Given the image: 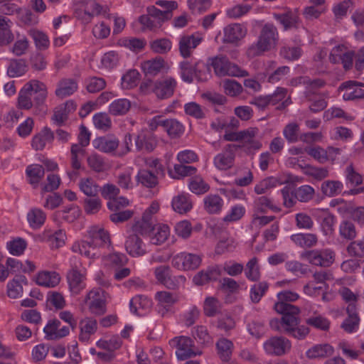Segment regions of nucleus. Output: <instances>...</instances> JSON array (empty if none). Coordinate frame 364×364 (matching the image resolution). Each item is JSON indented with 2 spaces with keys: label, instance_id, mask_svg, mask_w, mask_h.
I'll return each instance as SVG.
<instances>
[{
  "label": "nucleus",
  "instance_id": "obj_39",
  "mask_svg": "<svg viewBox=\"0 0 364 364\" xmlns=\"http://www.w3.org/2000/svg\"><path fill=\"white\" fill-rule=\"evenodd\" d=\"M204 208L210 214H216L220 212L223 206V200L217 194H209L204 199Z\"/></svg>",
  "mask_w": 364,
  "mask_h": 364
},
{
  "label": "nucleus",
  "instance_id": "obj_33",
  "mask_svg": "<svg viewBox=\"0 0 364 364\" xmlns=\"http://www.w3.org/2000/svg\"><path fill=\"white\" fill-rule=\"evenodd\" d=\"M220 272L217 267H210L205 270L198 272L193 279L196 285L202 286L209 282L216 280L220 276Z\"/></svg>",
  "mask_w": 364,
  "mask_h": 364
},
{
  "label": "nucleus",
  "instance_id": "obj_24",
  "mask_svg": "<svg viewBox=\"0 0 364 364\" xmlns=\"http://www.w3.org/2000/svg\"><path fill=\"white\" fill-rule=\"evenodd\" d=\"M259 129L257 127H249L247 129L240 131V141L250 149L255 150L259 149L262 146L261 142L257 139Z\"/></svg>",
  "mask_w": 364,
  "mask_h": 364
},
{
  "label": "nucleus",
  "instance_id": "obj_37",
  "mask_svg": "<svg viewBox=\"0 0 364 364\" xmlns=\"http://www.w3.org/2000/svg\"><path fill=\"white\" fill-rule=\"evenodd\" d=\"M343 189V184L340 181L327 180L321 184V191L326 197H335L340 195Z\"/></svg>",
  "mask_w": 364,
  "mask_h": 364
},
{
  "label": "nucleus",
  "instance_id": "obj_15",
  "mask_svg": "<svg viewBox=\"0 0 364 364\" xmlns=\"http://www.w3.org/2000/svg\"><path fill=\"white\" fill-rule=\"evenodd\" d=\"M155 299L157 301V312L162 317H164L175 304L180 300V296L177 293L161 291L155 294Z\"/></svg>",
  "mask_w": 364,
  "mask_h": 364
},
{
  "label": "nucleus",
  "instance_id": "obj_21",
  "mask_svg": "<svg viewBox=\"0 0 364 364\" xmlns=\"http://www.w3.org/2000/svg\"><path fill=\"white\" fill-rule=\"evenodd\" d=\"M156 145V137L152 133L141 132L135 138V146L138 151L150 153L154 150Z\"/></svg>",
  "mask_w": 364,
  "mask_h": 364
},
{
  "label": "nucleus",
  "instance_id": "obj_27",
  "mask_svg": "<svg viewBox=\"0 0 364 364\" xmlns=\"http://www.w3.org/2000/svg\"><path fill=\"white\" fill-rule=\"evenodd\" d=\"M80 328L79 340L82 342H87L90 336L97 331V322L93 318L86 317L80 321Z\"/></svg>",
  "mask_w": 364,
  "mask_h": 364
},
{
  "label": "nucleus",
  "instance_id": "obj_31",
  "mask_svg": "<svg viewBox=\"0 0 364 364\" xmlns=\"http://www.w3.org/2000/svg\"><path fill=\"white\" fill-rule=\"evenodd\" d=\"M60 282V274L55 271H42L36 277V283L39 286L53 288Z\"/></svg>",
  "mask_w": 364,
  "mask_h": 364
},
{
  "label": "nucleus",
  "instance_id": "obj_41",
  "mask_svg": "<svg viewBox=\"0 0 364 364\" xmlns=\"http://www.w3.org/2000/svg\"><path fill=\"white\" fill-rule=\"evenodd\" d=\"M78 186L87 197L96 196L100 192L99 185L90 177L80 178Z\"/></svg>",
  "mask_w": 364,
  "mask_h": 364
},
{
  "label": "nucleus",
  "instance_id": "obj_18",
  "mask_svg": "<svg viewBox=\"0 0 364 364\" xmlns=\"http://www.w3.org/2000/svg\"><path fill=\"white\" fill-rule=\"evenodd\" d=\"M203 38L198 33L183 36L178 42L179 52L182 57H191L193 50L203 41Z\"/></svg>",
  "mask_w": 364,
  "mask_h": 364
},
{
  "label": "nucleus",
  "instance_id": "obj_22",
  "mask_svg": "<svg viewBox=\"0 0 364 364\" xmlns=\"http://www.w3.org/2000/svg\"><path fill=\"white\" fill-rule=\"evenodd\" d=\"M93 146L106 154H113L119 146V141L115 136H102L93 140Z\"/></svg>",
  "mask_w": 364,
  "mask_h": 364
},
{
  "label": "nucleus",
  "instance_id": "obj_49",
  "mask_svg": "<svg viewBox=\"0 0 364 364\" xmlns=\"http://www.w3.org/2000/svg\"><path fill=\"white\" fill-rule=\"evenodd\" d=\"M102 206V202L100 198L96 196L87 197L83 200V209L87 215L97 214Z\"/></svg>",
  "mask_w": 364,
  "mask_h": 364
},
{
  "label": "nucleus",
  "instance_id": "obj_51",
  "mask_svg": "<svg viewBox=\"0 0 364 364\" xmlns=\"http://www.w3.org/2000/svg\"><path fill=\"white\" fill-rule=\"evenodd\" d=\"M254 208L256 213H264L269 209L274 212L280 211V208L274 205L272 201L267 196H260L256 198L254 202Z\"/></svg>",
  "mask_w": 364,
  "mask_h": 364
},
{
  "label": "nucleus",
  "instance_id": "obj_1",
  "mask_svg": "<svg viewBox=\"0 0 364 364\" xmlns=\"http://www.w3.org/2000/svg\"><path fill=\"white\" fill-rule=\"evenodd\" d=\"M46 85L38 80H32L26 83L20 90L18 104L21 109H29L33 105L41 107L47 97Z\"/></svg>",
  "mask_w": 364,
  "mask_h": 364
},
{
  "label": "nucleus",
  "instance_id": "obj_29",
  "mask_svg": "<svg viewBox=\"0 0 364 364\" xmlns=\"http://www.w3.org/2000/svg\"><path fill=\"white\" fill-rule=\"evenodd\" d=\"M54 139V134L50 128L46 127L39 133L33 136L31 146L36 151L43 150L47 142Z\"/></svg>",
  "mask_w": 364,
  "mask_h": 364
},
{
  "label": "nucleus",
  "instance_id": "obj_63",
  "mask_svg": "<svg viewBox=\"0 0 364 364\" xmlns=\"http://www.w3.org/2000/svg\"><path fill=\"white\" fill-rule=\"evenodd\" d=\"M245 275L251 281H257L260 277L259 267L257 257L252 258L246 264Z\"/></svg>",
  "mask_w": 364,
  "mask_h": 364
},
{
  "label": "nucleus",
  "instance_id": "obj_57",
  "mask_svg": "<svg viewBox=\"0 0 364 364\" xmlns=\"http://www.w3.org/2000/svg\"><path fill=\"white\" fill-rule=\"evenodd\" d=\"M309 331V328L306 326L294 324L292 326H287V328L285 329V334L292 336L298 340H302L308 336Z\"/></svg>",
  "mask_w": 364,
  "mask_h": 364
},
{
  "label": "nucleus",
  "instance_id": "obj_47",
  "mask_svg": "<svg viewBox=\"0 0 364 364\" xmlns=\"http://www.w3.org/2000/svg\"><path fill=\"white\" fill-rule=\"evenodd\" d=\"M21 283H27L26 278L24 276H19L8 283L7 294L10 298L16 299L21 296L23 293Z\"/></svg>",
  "mask_w": 364,
  "mask_h": 364
},
{
  "label": "nucleus",
  "instance_id": "obj_38",
  "mask_svg": "<svg viewBox=\"0 0 364 364\" xmlns=\"http://www.w3.org/2000/svg\"><path fill=\"white\" fill-rule=\"evenodd\" d=\"M291 240L300 247L310 248L318 242V237L313 233H298L291 236Z\"/></svg>",
  "mask_w": 364,
  "mask_h": 364
},
{
  "label": "nucleus",
  "instance_id": "obj_13",
  "mask_svg": "<svg viewBox=\"0 0 364 364\" xmlns=\"http://www.w3.org/2000/svg\"><path fill=\"white\" fill-rule=\"evenodd\" d=\"M274 309L276 312L282 315L283 323H284L286 326L299 324L301 310L297 306L276 302L274 305Z\"/></svg>",
  "mask_w": 364,
  "mask_h": 364
},
{
  "label": "nucleus",
  "instance_id": "obj_2",
  "mask_svg": "<svg viewBox=\"0 0 364 364\" xmlns=\"http://www.w3.org/2000/svg\"><path fill=\"white\" fill-rule=\"evenodd\" d=\"M279 38L277 27L272 23L264 24L260 31L258 40L252 43L247 50L249 58L261 55L274 47Z\"/></svg>",
  "mask_w": 364,
  "mask_h": 364
},
{
  "label": "nucleus",
  "instance_id": "obj_20",
  "mask_svg": "<svg viewBox=\"0 0 364 364\" xmlns=\"http://www.w3.org/2000/svg\"><path fill=\"white\" fill-rule=\"evenodd\" d=\"M127 253L134 257H141L146 253V245L139 235L132 232L125 242Z\"/></svg>",
  "mask_w": 364,
  "mask_h": 364
},
{
  "label": "nucleus",
  "instance_id": "obj_4",
  "mask_svg": "<svg viewBox=\"0 0 364 364\" xmlns=\"http://www.w3.org/2000/svg\"><path fill=\"white\" fill-rule=\"evenodd\" d=\"M146 11V14L139 18V21L144 31H156L160 28L163 23L171 19L173 16L168 12L161 14V11L154 6L147 7Z\"/></svg>",
  "mask_w": 364,
  "mask_h": 364
},
{
  "label": "nucleus",
  "instance_id": "obj_55",
  "mask_svg": "<svg viewBox=\"0 0 364 364\" xmlns=\"http://www.w3.org/2000/svg\"><path fill=\"white\" fill-rule=\"evenodd\" d=\"M72 250L73 252H79L80 255H84L88 258H92L97 256L96 250H93V245H91L89 240L75 243L73 245Z\"/></svg>",
  "mask_w": 364,
  "mask_h": 364
},
{
  "label": "nucleus",
  "instance_id": "obj_36",
  "mask_svg": "<svg viewBox=\"0 0 364 364\" xmlns=\"http://www.w3.org/2000/svg\"><path fill=\"white\" fill-rule=\"evenodd\" d=\"M306 152L318 162L325 163L329 159L328 154H339L340 149L329 147L328 150H325L321 146H316L306 149Z\"/></svg>",
  "mask_w": 364,
  "mask_h": 364
},
{
  "label": "nucleus",
  "instance_id": "obj_30",
  "mask_svg": "<svg viewBox=\"0 0 364 364\" xmlns=\"http://www.w3.org/2000/svg\"><path fill=\"white\" fill-rule=\"evenodd\" d=\"M155 221L142 215L141 218L136 221L132 227V232L142 236H151V233L155 230Z\"/></svg>",
  "mask_w": 364,
  "mask_h": 364
},
{
  "label": "nucleus",
  "instance_id": "obj_32",
  "mask_svg": "<svg viewBox=\"0 0 364 364\" xmlns=\"http://www.w3.org/2000/svg\"><path fill=\"white\" fill-rule=\"evenodd\" d=\"M159 175L154 173L149 169L142 168L138 171L136 176V182L142 186L151 188L157 186L159 183Z\"/></svg>",
  "mask_w": 364,
  "mask_h": 364
},
{
  "label": "nucleus",
  "instance_id": "obj_19",
  "mask_svg": "<svg viewBox=\"0 0 364 364\" xmlns=\"http://www.w3.org/2000/svg\"><path fill=\"white\" fill-rule=\"evenodd\" d=\"M362 86H363L362 82L349 80L343 82L339 89L343 91V98L344 100H355L364 98V90L361 88Z\"/></svg>",
  "mask_w": 364,
  "mask_h": 364
},
{
  "label": "nucleus",
  "instance_id": "obj_45",
  "mask_svg": "<svg viewBox=\"0 0 364 364\" xmlns=\"http://www.w3.org/2000/svg\"><path fill=\"white\" fill-rule=\"evenodd\" d=\"M133 169L129 168L119 172L116 176V183L119 188L129 191L133 189L134 183L132 180Z\"/></svg>",
  "mask_w": 364,
  "mask_h": 364
},
{
  "label": "nucleus",
  "instance_id": "obj_8",
  "mask_svg": "<svg viewBox=\"0 0 364 364\" xmlns=\"http://www.w3.org/2000/svg\"><path fill=\"white\" fill-rule=\"evenodd\" d=\"M301 257L311 264L328 267L334 262L335 252L330 249L312 250L303 252Z\"/></svg>",
  "mask_w": 364,
  "mask_h": 364
},
{
  "label": "nucleus",
  "instance_id": "obj_48",
  "mask_svg": "<svg viewBox=\"0 0 364 364\" xmlns=\"http://www.w3.org/2000/svg\"><path fill=\"white\" fill-rule=\"evenodd\" d=\"M46 213L39 208H33L27 214V220L30 226L33 228H39L45 223Z\"/></svg>",
  "mask_w": 364,
  "mask_h": 364
},
{
  "label": "nucleus",
  "instance_id": "obj_10",
  "mask_svg": "<svg viewBox=\"0 0 364 364\" xmlns=\"http://www.w3.org/2000/svg\"><path fill=\"white\" fill-rule=\"evenodd\" d=\"M81 262L76 258L72 259L71 269L67 274L69 288L74 294H78L85 288V275L80 269Z\"/></svg>",
  "mask_w": 364,
  "mask_h": 364
},
{
  "label": "nucleus",
  "instance_id": "obj_53",
  "mask_svg": "<svg viewBox=\"0 0 364 364\" xmlns=\"http://www.w3.org/2000/svg\"><path fill=\"white\" fill-rule=\"evenodd\" d=\"M26 174L29 178L30 183L37 186L40 181L43 178L45 170L41 165L33 164L27 167Z\"/></svg>",
  "mask_w": 364,
  "mask_h": 364
},
{
  "label": "nucleus",
  "instance_id": "obj_3",
  "mask_svg": "<svg viewBox=\"0 0 364 364\" xmlns=\"http://www.w3.org/2000/svg\"><path fill=\"white\" fill-rule=\"evenodd\" d=\"M210 65L213 67L216 75L246 77L249 75L247 71L240 68L237 64L229 61L226 56L219 55L209 58Z\"/></svg>",
  "mask_w": 364,
  "mask_h": 364
},
{
  "label": "nucleus",
  "instance_id": "obj_25",
  "mask_svg": "<svg viewBox=\"0 0 364 364\" xmlns=\"http://www.w3.org/2000/svg\"><path fill=\"white\" fill-rule=\"evenodd\" d=\"M78 88L77 82L72 78H63L59 80L55 91L56 97L63 99L74 94Z\"/></svg>",
  "mask_w": 364,
  "mask_h": 364
},
{
  "label": "nucleus",
  "instance_id": "obj_11",
  "mask_svg": "<svg viewBox=\"0 0 364 364\" xmlns=\"http://www.w3.org/2000/svg\"><path fill=\"white\" fill-rule=\"evenodd\" d=\"M201 67H205L203 62H197L193 66L188 61H182L179 64L180 74L182 80L188 83H191L195 77L198 81H205L208 78V74L203 72Z\"/></svg>",
  "mask_w": 364,
  "mask_h": 364
},
{
  "label": "nucleus",
  "instance_id": "obj_14",
  "mask_svg": "<svg viewBox=\"0 0 364 364\" xmlns=\"http://www.w3.org/2000/svg\"><path fill=\"white\" fill-rule=\"evenodd\" d=\"M176 80L170 76L159 79L154 82L152 92L161 100L172 97L177 87Z\"/></svg>",
  "mask_w": 364,
  "mask_h": 364
},
{
  "label": "nucleus",
  "instance_id": "obj_64",
  "mask_svg": "<svg viewBox=\"0 0 364 364\" xmlns=\"http://www.w3.org/2000/svg\"><path fill=\"white\" fill-rule=\"evenodd\" d=\"M150 46L154 52L160 54H165L171 50L172 43L169 39L164 38L151 41Z\"/></svg>",
  "mask_w": 364,
  "mask_h": 364
},
{
  "label": "nucleus",
  "instance_id": "obj_59",
  "mask_svg": "<svg viewBox=\"0 0 364 364\" xmlns=\"http://www.w3.org/2000/svg\"><path fill=\"white\" fill-rule=\"evenodd\" d=\"M306 323L316 329L326 331L330 328V321L321 315H314L306 319Z\"/></svg>",
  "mask_w": 364,
  "mask_h": 364
},
{
  "label": "nucleus",
  "instance_id": "obj_23",
  "mask_svg": "<svg viewBox=\"0 0 364 364\" xmlns=\"http://www.w3.org/2000/svg\"><path fill=\"white\" fill-rule=\"evenodd\" d=\"M247 33L245 27L239 23H232L224 28L223 42L235 43L243 38Z\"/></svg>",
  "mask_w": 364,
  "mask_h": 364
},
{
  "label": "nucleus",
  "instance_id": "obj_28",
  "mask_svg": "<svg viewBox=\"0 0 364 364\" xmlns=\"http://www.w3.org/2000/svg\"><path fill=\"white\" fill-rule=\"evenodd\" d=\"M171 205L173 210L179 214H186L193 208L190 196L183 193L173 197Z\"/></svg>",
  "mask_w": 364,
  "mask_h": 364
},
{
  "label": "nucleus",
  "instance_id": "obj_17",
  "mask_svg": "<svg viewBox=\"0 0 364 364\" xmlns=\"http://www.w3.org/2000/svg\"><path fill=\"white\" fill-rule=\"evenodd\" d=\"M89 241L93 245V250L109 246L111 244L110 235L107 230L102 227L93 225L90 228L88 232Z\"/></svg>",
  "mask_w": 364,
  "mask_h": 364
},
{
  "label": "nucleus",
  "instance_id": "obj_12",
  "mask_svg": "<svg viewBox=\"0 0 364 364\" xmlns=\"http://www.w3.org/2000/svg\"><path fill=\"white\" fill-rule=\"evenodd\" d=\"M77 15L86 23L90 22L94 16H97L107 18L108 20L111 19V14H109L108 8L92 1L87 2L84 8L79 10Z\"/></svg>",
  "mask_w": 364,
  "mask_h": 364
},
{
  "label": "nucleus",
  "instance_id": "obj_58",
  "mask_svg": "<svg viewBox=\"0 0 364 364\" xmlns=\"http://www.w3.org/2000/svg\"><path fill=\"white\" fill-rule=\"evenodd\" d=\"M130 107L131 103L128 100L119 99L111 103L109 112L113 115H123L129 110Z\"/></svg>",
  "mask_w": 364,
  "mask_h": 364
},
{
  "label": "nucleus",
  "instance_id": "obj_50",
  "mask_svg": "<svg viewBox=\"0 0 364 364\" xmlns=\"http://www.w3.org/2000/svg\"><path fill=\"white\" fill-rule=\"evenodd\" d=\"M27 65L23 59H15L11 60L7 69V74L11 77L21 76L26 73Z\"/></svg>",
  "mask_w": 364,
  "mask_h": 364
},
{
  "label": "nucleus",
  "instance_id": "obj_46",
  "mask_svg": "<svg viewBox=\"0 0 364 364\" xmlns=\"http://www.w3.org/2000/svg\"><path fill=\"white\" fill-rule=\"evenodd\" d=\"M170 234V230L166 225H155V230L149 236L150 242L154 245H161L166 242Z\"/></svg>",
  "mask_w": 364,
  "mask_h": 364
},
{
  "label": "nucleus",
  "instance_id": "obj_44",
  "mask_svg": "<svg viewBox=\"0 0 364 364\" xmlns=\"http://www.w3.org/2000/svg\"><path fill=\"white\" fill-rule=\"evenodd\" d=\"M88 167L95 173H102L108 168L105 158L97 153L90 154L87 158Z\"/></svg>",
  "mask_w": 364,
  "mask_h": 364
},
{
  "label": "nucleus",
  "instance_id": "obj_26",
  "mask_svg": "<svg viewBox=\"0 0 364 364\" xmlns=\"http://www.w3.org/2000/svg\"><path fill=\"white\" fill-rule=\"evenodd\" d=\"M348 317L341 324V328L347 333L355 331L359 326L360 318L356 311V306L353 304H350L346 308Z\"/></svg>",
  "mask_w": 364,
  "mask_h": 364
},
{
  "label": "nucleus",
  "instance_id": "obj_43",
  "mask_svg": "<svg viewBox=\"0 0 364 364\" xmlns=\"http://www.w3.org/2000/svg\"><path fill=\"white\" fill-rule=\"evenodd\" d=\"M280 178L270 176L262 180L258 184L255 186V192L258 194H263L269 189L275 188L285 183Z\"/></svg>",
  "mask_w": 364,
  "mask_h": 364
},
{
  "label": "nucleus",
  "instance_id": "obj_54",
  "mask_svg": "<svg viewBox=\"0 0 364 364\" xmlns=\"http://www.w3.org/2000/svg\"><path fill=\"white\" fill-rule=\"evenodd\" d=\"M333 352V348L329 344L317 345L310 348L306 352V355L309 358H323L331 355Z\"/></svg>",
  "mask_w": 364,
  "mask_h": 364
},
{
  "label": "nucleus",
  "instance_id": "obj_60",
  "mask_svg": "<svg viewBox=\"0 0 364 364\" xmlns=\"http://www.w3.org/2000/svg\"><path fill=\"white\" fill-rule=\"evenodd\" d=\"M196 172V168L192 166L183 164H175L173 171H169V174L173 178H180L188 176L193 175Z\"/></svg>",
  "mask_w": 364,
  "mask_h": 364
},
{
  "label": "nucleus",
  "instance_id": "obj_62",
  "mask_svg": "<svg viewBox=\"0 0 364 364\" xmlns=\"http://www.w3.org/2000/svg\"><path fill=\"white\" fill-rule=\"evenodd\" d=\"M224 92L231 97H236L242 92V87L240 83L235 80L225 79L223 82Z\"/></svg>",
  "mask_w": 364,
  "mask_h": 364
},
{
  "label": "nucleus",
  "instance_id": "obj_52",
  "mask_svg": "<svg viewBox=\"0 0 364 364\" xmlns=\"http://www.w3.org/2000/svg\"><path fill=\"white\" fill-rule=\"evenodd\" d=\"M164 129L170 137L178 138L183 133L184 127L177 119H166Z\"/></svg>",
  "mask_w": 364,
  "mask_h": 364
},
{
  "label": "nucleus",
  "instance_id": "obj_9",
  "mask_svg": "<svg viewBox=\"0 0 364 364\" xmlns=\"http://www.w3.org/2000/svg\"><path fill=\"white\" fill-rule=\"evenodd\" d=\"M171 345L176 348V355L181 360L201 353L196 350L193 341L189 337H176L171 341Z\"/></svg>",
  "mask_w": 364,
  "mask_h": 364
},
{
  "label": "nucleus",
  "instance_id": "obj_35",
  "mask_svg": "<svg viewBox=\"0 0 364 364\" xmlns=\"http://www.w3.org/2000/svg\"><path fill=\"white\" fill-rule=\"evenodd\" d=\"M274 18L279 21L285 31L299 27V18L292 11H287L284 14H274Z\"/></svg>",
  "mask_w": 364,
  "mask_h": 364
},
{
  "label": "nucleus",
  "instance_id": "obj_16",
  "mask_svg": "<svg viewBox=\"0 0 364 364\" xmlns=\"http://www.w3.org/2000/svg\"><path fill=\"white\" fill-rule=\"evenodd\" d=\"M237 146L232 144H227L223 151L217 154L213 159L215 167L220 170H228L234 165L235 152Z\"/></svg>",
  "mask_w": 364,
  "mask_h": 364
},
{
  "label": "nucleus",
  "instance_id": "obj_56",
  "mask_svg": "<svg viewBox=\"0 0 364 364\" xmlns=\"http://www.w3.org/2000/svg\"><path fill=\"white\" fill-rule=\"evenodd\" d=\"M294 191L296 198L302 203H307L311 200L315 195L314 188L309 185L301 186Z\"/></svg>",
  "mask_w": 364,
  "mask_h": 364
},
{
  "label": "nucleus",
  "instance_id": "obj_42",
  "mask_svg": "<svg viewBox=\"0 0 364 364\" xmlns=\"http://www.w3.org/2000/svg\"><path fill=\"white\" fill-rule=\"evenodd\" d=\"M216 348L220 358L223 362H228L232 353L233 343L227 338H220L216 343Z\"/></svg>",
  "mask_w": 364,
  "mask_h": 364
},
{
  "label": "nucleus",
  "instance_id": "obj_7",
  "mask_svg": "<svg viewBox=\"0 0 364 364\" xmlns=\"http://www.w3.org/2000/svg\"><path fill=\"white\" fill-rule=\"evenodd\" d=\"M265 353L273 356H283L291 349V341L284 336H272L263 343Z\"/></svg>",
  "mask_w": 364,
  "mask_h": 364
},
{
  "label": "nucleus",
  "instance_id": "obj_40",
  "mask_svg": "<svg viewBox=\"0 0 364 364\" xmlns=\"http://www.w3.org/2000/svg\"><path fill=\"white\" fill-rule=\"evenodd\" d=\"M164 66V60L156 58L141 63V69L146 76L154 77L158 75Z\"/></svg>",
  "mask_w": 364,
  "mask_h": 364
},
{
  "label": "nucleus",
  "instance_id": "obj_5",
  "mask_svg": "<svg viewBox=\"0 0 364 364\" xmlns=\"http://www.w3.org/2000/svg\"><path fill=\"white\" fill-rule=\"evenodd\" d=\"M107 293L100 287L91 289L85 297L89 311L95 316L104 315L107 311Z\"/></svg>",
  "mask_w": 364,
  "mask_h": 364
},
{
  "label": "nucleus",
  "instance_id": "obj_34",
  "mask_svg": "<svg viewBox=\"0 0 364 364\" xmlns=\"http://www.w3.org/2000/svg\"><path fill=\"white\" fill-rule=\"evenodd\" d=\"M287 94V89L282 87H278L276 90L271 95H267L268 100L269 101V105H275L278 104L279 102L282 101L278 107H277V109L282 110L285 109L287 106H289L291 103V100L290 97L283 100Z\"/></svg>",
  "mask_w": 364,
  "mask_h": 364
},
{
  "label": "nucleus",
  "instance_id": "obj_6",
  "mask_svg": "<svg viewBox=\"0 0 364 364\" xmlns=\"http://www.w3.org/2000/svg\"><path fill=\"white\" fill-rule=\"evenodd\" d=\"M200 255L182 252L173 256L171 265L180 271L195 270L201 264Z\"/></svg>",
  "mask_w": 364,
  "mask_h": 364
},
{
  "label": "nucleus",
  "instance_id": "obj_61",
  "mask_svg": "<svg viewBox=\"0 0 364 364\" xmlns=\"http://www.w3.org/2000/svg\"><path fill=\"white\" fill-rule=\"evenodd\" d=\"M284 138L289 143H295L299 141V126L296 122L289 123L283 129Z\"/></svg>",
  "mask_w": 364,
  "mask_h": 364
}]
</instances>
